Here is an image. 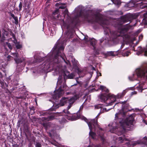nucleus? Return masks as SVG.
<instances>
[{
    "mask_svg": "<svg viewBox=\"0 0 147 147\" xmlns=\"http://www.w3.org/2000/svg\"><path fill=\"white\" fill-rule=\"evenodd\" d=\"M88 147H100L99 145H95L94 144L89 145Z\"/></svg>",
    "mask_w": 147,
    "mask_h": 147,
    "instance_id": "obj_36",
    "label": "nucleus"
},
{
    "mask_svg": "<svg viewBox=\"0 0 147 147\" xmlns=\"http://www.w3.org/2000/svg\"><path fill=\"white\" fill-rule=\"evenodd\" d=\"M87 37H88V36H87V37L85 36L84 38V39L86 42H88V40H88V38Z\"/></svg>",
    "mask_w": 147,
    "mask_h": 147,
    "instance_id": "obj_43",
    "label": "nucleus"
},
{
    "mask_svg": "<svg viewBox=\"0 0 147 147\" xmlns=\"http://www.w3.org/2000/svg\"><path fill=\"white\" fill-rule=\"evenodd\" d=\"M54 118L55 117L54 116L51 115L48 116L47 117H44L42 118V120L49 121L53 120Z\"/></svg>",
    "mask_w": 147,
    "mask_h": 147,
    "instance_id": "obj_21",
    "label": "nucleus"
},
{
    "mask_svg": "<svg viewBox=\"0 0 147 147\" xmlns=\"http://www.w3.org/2000/svg\"><path fill=\"white\" fill-rule=\"evenodd\" d=\"M18 99H20V98H22L21 97H18Z\"/></svg>",
    "mask_w": 147,
    "mask_h": 147,
    "instance_id": "obj_56",
    "label": "nucleus"
},
{
    "mask_svg": "<svg viewBox=\"0 0 147 147\" xmlns=\"http://www.w3.org/2000/svg\"><path fill=\"white\" fill-rule=\"evenodd\" d=\"M57 83H58V84H59V83H60V80H58V82H57Z\"/></svg>",
    "mask_w": 147,
    "mask_h": 147,
    "instance_id": "obj_57",
    "label": "nucleus"
},
{
    "mask_svg": "<svg viewBox=\"0 0 147 147\" xmlns=\"http://www.w3.org/2000/svg\"><path fill=\"white\" fill-rule=\"evenodd\" d=\"M129 79L130 80H134V79H133V78H131V77H129Z\"/></svg>",
    "mask_w": 147,
    "mask_h": 147,
    "instance_id": "obj_46",
    "label": "nucleus"
},
{
    "mask_svg": "<svg viewBox=\"0 0 147 147\" xmlns=\"http://www.w3.org/2000/svg\"><path fill=\"white\" fill-rule=\"evenodd\" d=\"M7 45L8 47L10 49H12L11 45L10 43H7Z\"/></svg>",
    "mask_w": 147,
    "mask_h": 147,
    "instance_id": "obj_40",
    "label": "nucleus"
},
{
    "mask_svg": "<svg viewBox=\"0 0 147 147\" xmlns=\"http://www.w3.org/2000/svg\"><path fill=\"white\" fill-rule=\"evenodd\" d=\"M125 45V44L123 43H122V44L121 45V49H122V48Z\"/></svg>",
    "mask_w": 147,
    "mask_h": 147,
    "instance_id": "obj_48",
    "label": "nucleus"
},
{
    "mask_svg": "<svg viewBox=\"0 0 147 147\" xmlns=\"http://www.w3.org/2000/svg\"><path fill=\"white\" fill-rule=\"evenodd\" d=\"M99 114H98L95 119H92L90 122L87 123L89 127V128L90 130V131L89 133V135L93 139L94 138L96 135V134L92 131L93 129H94V131H96V128L97 127L100 131H102V129L98 127L97 123V117L99 116Z\"/></svg>",
    "mask_w": 147,
    "mask_h": 147,
    "instance_id": "obj_3",
    "label": "nucleus"
},
{
    "mask_svg": "<svg viewBox=\"0 0 147 147\" xmlns=\"http://www.w3.org/2000/svg\"><path fill=\"white\" fill-rule=\"evenodd\" d=\"M100 76H101V73H100Z\"/></svg>",
    "mask_w": 147,
    "mask_h": 147,
    "instance_id": "obj_63",
    "label": "nucleus"
},
{
    "mask_svg": "<svg viewBox=\"0 0 147 147\" xmlns=\"http://www.w3.org/2000/svg\"><path fill=\"white\" fill-rule=\"evenodd\" d=\"M100 76H101V73H100Z\"/></svg>",
    "mask_w": 147,
    "mask_h": 147,
    "instance_id": "obj_62",
    "label": "nucleus"
},
{
    "mask_svg": "<svg viewBox=\"0 0 147 147\" xmlns=\"http://www.w3.org/2000/svg\"><path fill=\"white\" fill-rule=\"evenodd\" d=\"M95 107L96 109H98L100 108L101 107L99 105H96Z\"/></svg>",
    "mask_w": 147,
    "mask_h": 147,
    "instance_id": "obj_42",
    "label": "nucleus"
},
{
    "mask_svg": "<svg viewBox=\"0 0 147 147\" xmlns=\"http://www.w3.org/2000/svg\"><path fill=\"white\" fill-rule=\"evenodd\" d=\"M15 147H18V146L17 144L15 145Z\"/></svg>",
    "mask_w": 147,
    "mask_h": 147,
    "instance_id": "obj_55",
    "label": "nucleus"
},
{
    "mask_svg": "<svg viewBox=\"0 0 147 147\" xmlns=\"http://www.w3.org/2000/svg\"><path fill=\"white\" fill-rule=\"evenodd\" d=\"M75 12L76 13V18L77 20V23L80 22L78 19V18L82 17L86 21H87L89 22H92L93 21V18H91L90 19L89 14L86 13L85 14H83L82 13V9L80 6H78L76 8Z\"/></svg>",
    "mask_w": 147,
    "mask_h": 147,
    "instance_id": "obj_4",
    "label": "nucleus"
},
{
    "mask_svg": "<svg viewBox=\"0 0 147 147\" xmlns=\"http://www.w3.org/2000/svg\"><path fill=\"white\" fill-rule=\"evenodd\" d=\"M95 22L100 23L104 29H105V31L107 32H108V31H110V29L107 26L105 27L106 28H105V25H108L109 24V22L108 20L100 17L97 15H95Z\"/></svg>",
    "mask_w": 147,
    "mask_h": 147,
    "instance_id": "obj_8",
    "label": "nucleus"
},
{
    "mask_svg": "<svg viewBox=\"0 0 147 147\" xmlns=\"http://www.w3.org/2000/svg\"><path fill=\"white\" fill-rule=\"evenodd\" d=\"M130 54V53L129 52L127 51L125 53H123L122 55L123 56H128Z\"/></svg>",
    "mask_w": 147,
    "mask_h": 147,
    "instance_id": "obj_31",
    "label": "nucleus"
},
{
    "mask_svg": "<svg viewBox=\"0 0 147 147\" xmlns=\"http://www.w3.org/2000/svg\"><path fill=\"white\" fill-rule=\"evenodd\" d=\"M13 18L14 19V20L15 21V23L16 24H18V18L17 17H15Z\"/></svg>",
    "mask_w": 147,
    "mask_h": 147,
    "instance_id": "obj_35",
    "label": "nucleus"
},
{
    "mask_svg": "<svg viewBox=\"0 0 147 147\" xmlns=\"http://www.w3.org/2000/svg\"><path fill=\"white\" fill-rule=\"evenodd\" d=\"M141 9H144V10L146 12L143 14V18L142 22L144 24H147V0L142 1L139 5Z\"/></svg>",
    "mask_w": 147,
    "mask_h": 147,
    "instance_id": "obj_11",
    "label": "nucleus"
},
{
    "mask_svg": "<svg viewBox=\"0 0 147 147\" xmlns=\"http://www.w3.org/2000/svg\"><path fill=\"white\" fill-rule=\"evenodd\" d=\"M0 75L1 76V77L2 78L3 77L2 74L0 72Z\"/></svg>",
    "mask_w": 147,
    "mask_h": 147,
    "instance_id": "obj_54",
    "label": "nucleus"
},
{
    "mask_svg": "<svg viewBox=\"0 0 147 147\" xmlns=\"http://www.w3.org/2000/svg\"><path fill=\"white\" fill-rule=\"evenodd\" d=\"M134 51H136V50H135V48H134Z\"/></svg>",
    "mask_w": 147,
    "mask_h": 147,
    "instance_id": "obj_60",
    "label": "nucleus"
},
{
    "mask_svg": "<svg viewBox=\"0 0 147 147\" xmlns=\"http://www.w3.org/2000/svg\"><path fill=\"white\" fill-rule=\"evenodd\" d=\"M66 87V85L64 83H63L62 86H61L59 88L56 92V94L53 96V98L58 99L64 93L63 91L65 90Z\"/></svg>",
    "mask_w": 147,
    "mask_h": 147,
    "instance_id": "obj_13",
    "label": "nucleus"
},
{
    "mask_svg": "<svg viewBox=\"0 0 147 147\" xmlns=\"http://www.w3.org/2000/svg\"><path fill=\"white\" fill-rule=\"evenodd\" d=\"M108 54L111 56H113L114 55V53L112 51H110L108 53Z\"/></svg>",
    "mask_w": 147,
    "mask_h": 147,
    "instance_id": "obj_41",
    "label": "nucleus"
},
{
    "mask_svg": "<svg viewBox=\"0 0 147 147\" xmlns=\"http://www.w3.org/2000/svg\"><path fill=\"white\" fill-rule=\"evenodd\" d=\"M11 16L13 18H14V17H15V16L14 15V14H12L11 13Z\"/></svg>",
    "mask_w": 147,
    "mask_h": 147,
    "instance_id": "obj_47",
    "label": "nucleus"
},
{
    "mask_svg": "<svg viewBox=\"0 0 147 147\" xmlns=\"http://www.w3.org/2000/svg\"><path fill=\"white\" fill-rule=\"evenodd\" d=\"M56 6L58 7L59 9H63L66 7L65 4V3H57L56 4Z\"/></svg>",
    "mask_w": 147,
    "mask_h": 147,
    "instance_id": "obj_20",
    "label": "nucleus"
},
{
    "mask_svg": "<svg viewBox=\"0 0 147 147\" xmlns=\"http://www.w3.org/2000/svg\"><path fill=\"white\" fill-rule=\"evenodd\" d=\"M12 36H13V37L14 38V39H15V35L14 34H12Z\"/></svg>",
    "mask_w": 147,
    "mask_h": 147,
    "instance_id": "obj_51",
    "label": "nucleus"
},
{
    "mask_svg": "<svg viewBox=\"0 0 147 147\" xmlns=\"http://www.w3.org/2000/svg\"><path fill=\"white\" fill-rule=\"evenodd\" d=\"M14 60L16 63L18 64L22 62L24 60V59H14Z\"/></svg>",
    "mask_w": 147,
    "mask_h": 147,
    "instance_id": "obj_24",
    "label": "nucleus"
},
{
    "mask_svg": "<svg viewBox=\"0 0 147 147\" xmlns=\"http://www.w3.org/2000/svg\"><path fill=\"white\" fill-rule=\"evenodd\" d=\"M141 143L147 145V137H145L141 141Z\"/></svg>",
    "mask_w": 147,
    "mask_h": 147,
    "instance_id": "obj_25",
    "label": "nucleus"
},
{
    "mask_svg": "<svg viewBox=\"0 0 147 147\" xmlns=\"http://www.w3.org/2000/svg\"><path fill=\"white\" fill-rule=\"evenodd\" d=\"M64 47L63 45L57 42L54 47L53 49L49 54L45 57L42 58L39 56H34V62H40L44 59H47V61L49 64L48 68L52 67V70L55 71H61V67L58 64L60 61V59H62L66 63L65 61V57L62 52L63 50Z\"/></svg>",
    "mask_w": 147,
    "mask_h": 147,
    "instance_id": "obj_1",
    "label": "nucleus"
},
{
    "mask_svg": "<svg viewBox=\"0 0 147 147\" xmlns=\"http://www.w3.org/2000/svg\"><path fill=\"white\" fill-rule=\"evenodd\" d=\"M30 111L31 114V115L33 114L34 113V107H32L30 109Z\"/></svg>",
    "mask_w": 147,
    "mask_h": 147,
    "instance_id": "obj_32",
    "label": "nucleus"
},
{
    "mask_svg": "<svg viewBox=\"0 0 147 147\" xmlns=\"http://www.w3.org/2000/svg\"><path fill=\"white\" fill-rule=\"evenodd\" d=\"M59 13V9H56L53 12V14L54 16L55 17H57V18H59V15L58 14Z\"/></svg>",
    "mask_w": 147,
    "mask_h": 147,
    "instance_id": "obj_23",
    "label": "nucleus"
},
{
    "mask_svg": "<svg viewBox=\"0 0 147 147\" xmlns=\"http://www.w3.org/2000/svg\"><path fill=\"white\" fill-rule=\"evenodd\" d=\"M16 47L17 49H20L22 47V46L21 45L18 44H16Z\"/></svg>",
    "mask_w": 147,
    "mask_h": 147,
    "instance_id": "obj_33",
    "label": "nucleus"
},
{
    "mask_svg": "<svg viewBox=\"0 0 147 147\" xmlns=\"http://www.w3.org/2000/svg\"><path fill=\"white\" fill-rule=\"evenodd\" d=\"M79 98V95L76 94L70 98H68L67 103H69V105L67 107L68 109H70L76 100L78 99Z\"/></svg>",
    "mask_w": 147,
    "mask_h": 147,
    "instance_id": "obj_14",
    "label": "nucleus"
},
{
    "mask_svg": "<svg viewBox=\"0 0 147 147\" xmlns=\"http://www.w3.org/2000/svg\"><path fill=\"white\" fill-rule=\"evenodd\" d=\"M126 93V91L124 90L122 92L121 94H119L117 95V97L118 98H120L123 97Z\"/></svg>",
    "mask_w": 147,
    "mask_h": 147,
    "instance_id": "obj_26",
    "label": "nucleus"
},
{
    "mask_svg": "<svg viewBox=\"0 0 147 147\" xmlns=\"http://www.w3.org/2000/svg\"><path fill=\"white\" fill-rule=\"evenodd\" d=\"M7 33L6 32H5V33L4 32V34H3L2 36V37L1 38V40L2 41L3 40L5 39V36H7Z\"/></svg>",
    "mask_w": 147,
    "mask_h": 147,
    "instance_id": "obj_29",
    "label": "nucleus"
},
{
    "mask_svg": "<svg viewBox=\"0 0 147 147\" xmlns=\"http://www.w3.org/2000/svg\"><path fill=\"white\" fill-rule=\"evenodd\" d=\"M134 118L131 116H130L127 119V120L124 122L121 123V127L122 128V130L120 131L123 132L125 131L126 128H129V126L133 125Z\"/></svg>",
    "mask_w": 147,
    "mask_h": 147,
    "instance_id": "obj_10",
    "label": "nucleus"
},
{
    "mask_svg": "<svg viewBox=\"0 0 147 147\" xmlns=\"http://www.w3.org/2000/svg\"><path fill=\"white\" fill-rule=\"evenodd\" d=\"M90 40L91 45L95 48V46L96 43V41L94 38L89 39Z\"/></svg>",
    "mask_w": 147,
    "mask_h": 147,
    "instance_id": "obj_22",
    "label": "nucleus"
},
{
    "mask_svg": "<svg viewBox=\"0 0 147 147\" xmlns=\"http://www.w3.org/2000/svg\"><path fill=\"white\" fill-rule=\"evenodd\" d=\"M119 140L120 141V142L121 143L123 142V141H128V140L125 138L123 137L122 138L121 137H119Z\"/></svg>",
    "mask_w": 147,
    "mask_h": 147,
    "instance_id": "obj_28",
    "label": "nucleus"
},
{
    "mask_svg": "<svg viewBox=\"0 0 147 147\" xmlns=\"http://www.w3.org/2000/svg\"><path fill=\"white\" fill-rule=\"evenodd\" d=\"M42 125L45 127L46 130L49 129L50 127L53 128L54 130L58 129L59 128L58 126L50 122H43L42 123Z\"/></svg>",
    "mask_w": 147,
    "mask_h": 147,
    "instance_id": "obj_15",
    "label": "nucleus"
},
{
    "mask_svg": "<svg viewBox=\"0 0 147 147\" xmlns=\"http://www.w3.org/2000/svg\"><path fill=\"white\" fill-rule=\"evenodd\" d=\"M104 40L103 38H102L100 40V43H102Z\"/></svg>",
    "mask_w": 147,
    "mask_h": 147,
    "instance_id": "obj_45",
    "label": "nucleus"
},
{
    "mask_svg": "<svg viewBox=\"0 0 147 147\" xmlns=\"http://www.w3.org/2000/svg\"><path fill=\"white\" fill-rule=\"evenodd\" d=\"M49 136H50L51 137H52V135L51 133H49Z\"/></svg>",
    "mask_w": 147,
    "mask_h": 147,
    "instance_id": "obj_50",
    "label": "nucleus"
},
{
    "mask_svg": "<svg viewBox=\"0 0 147 147\" xmlns=\"http://www.w3.org/2000/svg\"><path fill=\"white\" fill-rule=\"evenodd\" d=\"M64 78L65 79L66 77V78L68 79H73L74 76L75 75L73 73L69 74L68 71H64Z\"/></svg>",
    "mask_w": 147,
    "mask_h": 147,
    "instance_id": "obj_17",
    "label": "nucleus"
},
{
    "mask_svg": "<svg viewBox=\"0 0 147 147\" xmlns=\"http://www.w3.org/2000/svg\"><path fill=\"white\" fill-rule=\"evenodd\" d=\"M118 115V114L117 113H116L115 115V118L117 117V116Z\"/></svg>",
    "mask_w": 147,
    "mask_h": 147,
    "instance_id": "obj_53",
    "label": "nucleus"
},
{
    "mask_svg": "<svg viewBox=\"0 0 147 147\" xmlns=\"http://www.w3.org/2000/svg\"><path fill=\"white\" fill-rule=\"evenodd\" d=\"M138 16V14L137 13H130L123 16L119 20L120 24H122L125 23L130 21L132 20L136 19Z\"/></svg>",
    "mask_w": 147,
    "mask_h": 147,
    "instance_id": "obj_7",
    "label": "nucleus"
},
{
    "mask_svg": "<svg viewBox=\"0 0 147 147\" xmlns=\"http://www.w3.org/2000/svg\"><path fill=\"white\" fill-rule=\"evenodd\" d=\"M117 104V103H116L114 106H115V105ZM114 106H113V108H114Z\"/></svg>",
    "mask_w": 147,
    "mask_h": 147,
    "instance_id": "obj_61",
    "label": "nucleus"
},
{
    "mask_svg": "<svg viewBox=\"0 0 147 147\" xmlns=\"http://www.w3.org/2000/svg\"><path fill=\"white\" fill-rule=\"evenodd\" d=\"M34 144L35 147H42L41 143L39 142H36Z\"/></svg>",
    "mask_w": 147,
    "mask_h": 147,
    "instance_id": "obj_30",
    "label": "nucleus"
},
{
    "mask_svg": "<svg viewBox=\"0 0 147 147\" xmlns=\"http://www.w3.org/2000/svg\"><path fill=\"white\" fill-rule=\"evenodd\" d=\"M83 105H82L80 107V110L82 109L83 108Z\"/></svg>",
    "mask_w": 147,
    "mask_h": 147,
    "instance_id": "obj_49",
    "label": "nucleus"
},
{
    "mask_svg": "<svg viewBox=\"0 0 147 147\" xmlns=\"http://www.w3.org/2000/svg\"><path fill=\"white\" fill-rule=\"evenodd\" d=\"M143 36L142 34H140L139 37V40L140 41L143 38Z\"/></svg>",
    "mask_w": 147,
    "mask_h": 147,
    "instance_id": "obj_37",
    "label": "nucleus"
},
{
    "mask_svg": "<svg viewBox=\"0 0 147 147\" xmlns=\"http://www.w3.org/2000/svg\"><path fill=\"white\" fill-rule=\"evenodd\" d=\"M58 147H62V146H57Z\"/></svg>",
    "mask_w": 147,
    "mask_h": 147,
    "instance_id": "obj_58",
    "label": "nucleus"
},
{
    "mask_svg": "<svg viewBox=\"0 0 147 147\" xmlns=\"http://www.w3.org/2000/svg\"><path fill=\"white\" fill-rule=\"evenodd\" d=\"M97 134L98 135V136H100L101 139L103 141H104V138L103 137V133L102 132L101 133L100 131H98L97 132Z\"/></svg>",
    "mask_w": 147,
    "mask_h": 147,
    "instance_id": "obj_27",
    "label": "nucleus"
},
{
    "mask_svg": "<svg viewBox=\"0 0 147 147\" xmlns=\"http://www.w3.org/2000/svg\"><path fill=\"white\" fill-rule=\"evenodd\" d=\"M100 88L103 92H105L107 93L101 94L99 96L100 98L102 101L107 103V105L106 106L112 105L116 101V96L113 95L107 94L109 93V90L104 86H100Z\"/></svg>",
    "mask_w": 147,
    "mask_h": 147,
    "instance_id": "obj_2",
    "label": "nucleus"
},
{
    "mask_svg": "<svg viewBox=\"0 0 147 147\" xmlns=\"http://www.w3.org/2000/svg\"><path fill=\"white\" fill-rule=\"evenodd\" d=\"M115 4H119L120 3V0H115Z\"/></svg>",
    "mask_w": 147,
    "mask_h": 147,
    "instance_id": "obj_39",
    "label": "nucleus"
},
{
    "mask_svg": "<svg viewBox=\"0 0 147 147\" xmlns=\"http://www.w3.org/2000/svg\"><path fill=\"white\" fill-rule=\"evenodd\" d=\"M136 23L134 25V26H136ZM133 26H130L128 24H126L125 26H121L120 29L118 31H115L113 32L112 37L114 39H116L117 37L120 36H122L124 34L127 32L129 29L131 28Z\"/></svg>",
    "mask_w": 147,
    "mask_h": 147,
    "instance_id": "obj_5",
    "label": "nucleus"
},
{
    "mask_svg": "<svg viewBox=\"0 0 147 147\" xmlns=\"http://www.w3.org/2000/svg\"><path fill=\"white\" fill-rule=\"evenodd\" d=\"M69 109H68L67 108V109H64L63 110V112L67 114L66 115V117L67 119L72 121L77 120L80 118V115L78 114V113H76L72 115L68 111Z\"/></svg>",
    "mask_w": 147,
    "mask_h": 147,
    "instance_id": "obj_12",
    "label": "nucleus"
},
{
    "mask_svg": "<svg viewBox=\"0 0 147 147\" xmlns=\"http://www.w3.org/2000/svg\"><path fill=\"white\" fill-rule=\"evenodd\" d=\"M13 54L14 56H15L16 57H17L18 55V54L17 53H13Z\"/></svg>",
    "mask_w": 147,
    "mask_h": 147,
    "instance_id": "obj_44",
    "label": "nucleus"
},
{
    "mask_svg": "<svg viewBox=\"0 0 147 147\" xmlns=\"http://www.w3.org/2000/svg\"><path fill=\"white\" fill-rule=\"evenodd\" d=\"M67 100L68 98H65V97H63L61 100L60 103L59 104V105L60 106H63L66 103H67Z\"/></svg>",
    "mask_w": 147,
    "mask_h": 147,
    "instance_id": "obj_19",
    "label": "nucleus"
},
{
    "mask_svg": "<svg viewBox=\"0 0 147 147\" xmlns=\"http://www.w3.org/2000/svg\"><path fill=\"white\" fill-rule=\"evenodd\" d=\"M22 2H20V3L19 5V10L20 11L22 9Z\"/></svg>",
    "mask_w": 147,
    "mask_h": 147,
    "instance_id": "obj_34",
    "label": "nucleus"
},
{
    "mask_svg": "<svg viewBox=\"0 0 147 147\" xmlns=\"http://www.w3.org/2000/svg\"><path fill=\"white\" fill-rule=\"evenodd\" d=\"M76 85H77V84H74L73 85H74V86H76Z\"/></svg>",
    "mask_w": 147,
    "mask_h": 147,
    "instance_id": "obj_59",
    "label": "nucleus"
},
{
    "mask_svg": "<svg viewBox=\"0 0 147 147\" xmlns=\"http://www.w3.org/2000/svg\"><path fill=\"white\" fill-rule=\"evenodd\" d=\"M66 12L64 15V20H61V23L68 30L69 29L70 27V24L71 22V17L68 14L67 10H66Z\"/></svg>",
    "mask_w": 147,
    "mask_h": 147,
    "instance_id": "obj_9",
    "label": "nucleus"
},
{
    "mask_svg": "<svg viewBox=\"0 0 147 147\" xmlns=\"http://www.w3.org/2000/svg\"><path fill=\"white\" fill-rule=\"evenodd\" d=\"M137 51L136 54L139 55L143 52H144V55L147 56V45L146 47L142 48L141 47H138L137 49Z\"/></svg>",
    "mask_w": 147,
    "mask_h": 147,
    "instance_id": "obj_16",
    "label": "nucleus"
},
{
    "mask_svg": "<svg viewBox=\"0 0 147 147\" xmlns=\"http://www.w3.org/2000/svg\"><path fill=\"white\" fill-rule=\"evenodd\" d=\"M141 144V141H138L134 142H130L128 141L127 142L125 143V144L129 147V145H132L133 146H135L137 144Z\"/></svg>",
    "mask_w": 147,
    "mask_h": 147,
    "instance_id": "obj_18",
    "label": "nucleus"
},
{
    "mask_svg": "<svg viewBox=\"0 0 147 147\" xmlns=\"http://www.w3.org/2000/svg\"><path fill=\"white\" fill-rule=\"evenodd\" d=\"M11 57L10 56V55H8V56H7V58L8 59H10Z\"/></svg>",
    "mask_w": 147,
    "mask_h": 147,
    "instance_id": "obj_52",
    "label": "nucleus"
},
{
    "mask_svg": "<svg viewBox=\"0 0 147 147\" xmlns=\"http://www.w3.org/2000/svg\"><path fill=\"white\" fill-rule=\"evenodd\" d=\"M51 143L56 146H57V143L55 141H52L51 142Z\"/></svg>",
    "mask_w": 147,
    "mask_h": 147,
    "instance_id": "obj_38",
    "label": "nucleus"
},
{
    "mask_svg": "<svg viewBox=\"0 0 147 147\" xmlns=\"http://www.w3.org/2000/svg\"><path fill=\"white\" fill-rule=\"evenodd\" d=\"M137 76L139 78L147 79V63L144 65L141 68L138 69L136 71Z\"/></svg>",
    "mask_w": 147,
    "mask_h": 147,
    "instance_id": "obj_6",
    "label": "nucleus"
}]
</instances>
